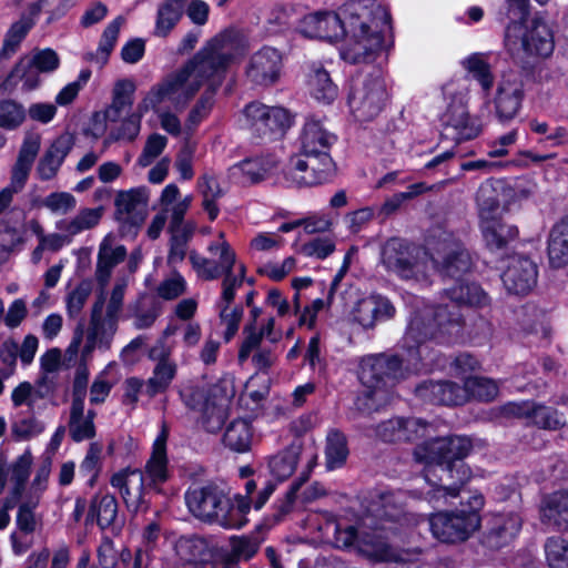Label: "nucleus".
<instances>
[{
	"label": "nucleus",
	"mask_w": 568,
	"mask_h": 568,
	"mask_svg": "<svg viewBox=\"0 0 568 568\" xmlns=\"http://www.w3.org/2000/svg\"><path fill=\"white\" fill-rule=\"evenodd\" d=\"M446 294L449 303L416 307L403 338L400 354L372 356L362 362L359 379L364 388L355 402L357 409L367 413L379 409L390 402V389L398 381L437 366L423 357L429 349L426 339L457 341L463 327L460 306L483 307L488 304L487 295L474 283L459 282Z\"/></svg>",
	"instance_id": "1"
},
{
	"label": "nucleus",
	"mask_w": 568,
	"mask_h": 568,
	"mask_svg": "<svg viewBox=\"0 0 568 568\" xmlns=\"http://www.w3.org/2000/svg\"><path fill=\"white\" fill-rule=\"evenodd\" d=\"M245 49L243 39L235 31L216 36L183 67L151 87L139 103L140 111L182 110L203 85L216 91L223 82L227 67Z\"/></svg>",
	"instance_id": "2"
},
{
	"label": "nucleus",
	"mask_w": 568,
	"mask_h": 568,
	"mask_svg": "<svg viewBox=\"0 0 568 568\" xmlns=\"http://www.w3.org/2000/svg\"><path fill=\"white\" fill-rule=\"evenodd\" d=\"M387 427L398 433L387 434V438H398V442H414L425 439L414 449L416 460L425 464L424 477L427 489L422 494L433 505L440 507L452 504L459 496V488L455 485L439 486L437 473L446 474L450 479L464 485L471 477L469 467L463 462L468 455L471 444L466 437H434V426L420 418H392Z\"/></svg>",
	"instance_id": "3"
},
{
	"label": "nucleus",
	"mask_w": 568,
	"mask_h": 568,
	"mask_svg": "<svg viewBox=\"0 0 568 568\" xmlns=\"http://www.w3.org/2000/svg\"><path fill=\"white\" fill-rule=\"evenodd\" d=\"M297 29L304 37L328 41L345 36L341 57L355 64L374 60L390 26L386 8L364 0L363 4H356L355 12H351L345 21L335 12L318 11L303 17Z\"/></svg>",
	"instance_id": "4"
},
{
	"label": "nucleus",
	"mask_w": 568,
	"mask_h": 568,
	"mask_svg": "<svg viewBox=\"0 0 568 568\" xmlns=\"http://www.w3.org/2000/svg\"><path fill=\"white\" fill-rule=\"evenodd\" d=\"M429 253L399 239L388 240L382 250V263L403 280L428 283L434 272L458 277L471 265L469 254L452 234L443 233L430 244Z\"/></svg>",
	"instance_id": "5"
},
{
	"label": "nucleus",
	"mask_w": 568,
	"mask_h": 568,
	"mask_svg": "<svg viewBox=\"0 0 568 568\" xmlns=\"http://www.w3.org/2000/svg\"><path fill=\"white\" fill-rule=\"evenodd\" d=\"M305 528L314 535V540L336 548H354L374 561L406 562L413 561L418 555L415 550H395L398 531L384 524L358 535L353 526L336 520L328 513H314L305 520Z\"/></svg>",
	"instance_id": "6"
},
{
	"label": "nucleus",
	"mask_w": 568,
	"mask_h": 568,
	"mask_svg": "<svg viewBox=\"0 0 568 568\" xmlns=\"http://www.w3.org/2000/svg\"><path fill=\"white\" fill-rule=\"evenodd\" d=\"M336 135L321 121L308 119L300 135V152L292 155L284 170L285 180L295 186H315L328 182L335 172L329 154Z\"/></svg>",
	"instance_id": "7"
},
{
	"label": "nucleus",
	"mask_w": 568,
	"mask_h": 568,
	"mask_svg": "<svg viewBox=\"0 0 568 568\" xmlns=\"http://www.w3.org/2000/svg\"><path fill=\"white\" fill-rule=\"evenodd\" d=\"M509 20L505 31V48L513 57L548 58L555 48L550 28L539 18L528 20L529 0H505ZM545 4L548 0H535Z\"/></svg>",
	"instance_id": "8"
},
{
	"label": "nucleus",
	"mask_w": 568,
	"mask_h": 568,
	"mask_svg": "<svg viewBox=\"0 0 568 568\" xmlns=\"http://www.w3.org/2000/svg\"><path fill=\"white\" fill-rule=\"evenodd\" d=\"M209 256L196 252L189 255L190 263L196 276L203 281H214L223 277V298L229 301L235 296L236 291L242 286L246 268L237 261V256L231 244L226 241L223 232L217 239L211 241L206 246Z\"/></svg>",
	"instance_id": "9"
},
{
	"label": "nucleus",
	"mask_w": 568,
	"mask_h": 568,
	"mask_svg": "<svg viewBox=\"0 0 568 568\" xmlns=\"http://www.w3.org/2000/svg\"><path fill=\"white\" fill-rule=\"evenodd\" d=\"M460 509L438 511L428 518L433 536L442 542H458L469 538L480 527V511L485 498L479 491H469L463 497Z\"/></svg>",
	"instance_id": "10"
},
{
	"label": "nucleus",
	"mask_w": 568,
	"mask_h": 568,
	"mask_svg": "<svg viewBox=\"0 0 568 568\" xmlns=\"http://www.w3.org/2000/svg\"><path fill=\"white\" fill-rule=\"evenodd\" d=\"M104 295L97 297L92 306L90 323L84 333L83 325L79 324L73 333V337L65 349L68 362H72L80 353V357L88 362L95 348H110L113 337L118 331V323L103 317Z\"/></svg>",
	"instance_id": "11"
},
{
	"label": "nucleus",
	"mask_w": 568,
	"mask_h": 568,
	"mask_svg": "<svg viewBox=\"0 0 568 568\" xmlns=\"http://www.w3.org/2000/svg\"><path fill=\"white\" fill-rule=\"evenodd\" d=\"M388 100L386 81L381 70L353 79L347 97L349 111L357 121L377 116Z\"/></svg>",
	"instance_id": "12"
},
{
	"label": "nucleus",
	"mask_w": 568,
	"mask_h": 568,
	"mask_svg": "<svg viewBox=\"0 0 568 568\" xmlns=\"http://www.w3.org/2000/svg\"><path fill=\"white\" fill-rule=\"evenodd\" d=\"M216 386L187 385L181 390V398L190 409L199 412L200 423L210 433H216L226 418V397L219 394Z\"/></svg>",
	"instance_id": "13"
},
{
	"label": "nucleus",
	"mask_w": 568,
	"mask_h": 568,
	"mask_svg": "<svg viewBox=\"0 0 568 568\" xmlns=\"http://www.w3.org/2000/svg\"><path fill=\"white\" fill-rule=\"evenodd\" d=\"M103 215L102 207H82L72 217L60 219L55 222L59 233L45 234L36 248L38 251H59L69 245L73 237L95 227Z\"/></svg>",
	"instance_id": "14"
},
{
	"label": "nucleus",
	"mask_w": 568,
	"mask_h": 568,
	"mask_svg": "<svg viewBox=\"0 0 568 568\" xmlns=\"http://www.w3.org/2000/svg\"><path fill=\"white\" fill-rule=\"evenodd\" d=\"M244 125L260 136L282 134L291 125L290 113L281 106L252 102L243 111Z\"/></svg>",
	"instance_id": "15"
},
{
	"label": "nucleus",
	"mask_w": 568,
	"mask_h": 568,
	"mask_svg": "<svg viewBox=\"0 0 568 568\" xmlns=\"http://www.w3.org/2000/svg\"><path fill=\"white\" fill-rule=\"evenodd\" d=\"M60 64L59 57L52 49H42L33 52L32 57L22 58L7 78L9 85L22 83L24 90L38 87L39 72H52Z\"/></svg>",
	"instance_id": "16"
},
{
	"label": "nucleus",
	"mask_w": 568,
	"mask_h": 568,
	"mask_svg": "<svg viewBox=\"0 0 568 568\" xmlns=\"http://www.w3.org/2000/svg\"><path fill=\"white\" fill-rule=\"evenodd\" d=\"M301 455V447L292 445L288 448L272 456L267 460V469L272 479L264 480V487L260 489L254 500V508L260 510L272 494L275 491L278 483L286 480L295 470Z\"/></svg>",
	"instance_id": "17"
},
{
	"label": "nucleus",
	"mask_w": 568,
	"mask_h": 568,
	"mask_svg": "<svg viewBox=\"0 0 568 568\" xmlns=\"http://www.w3.org/2000/svg\"><path fill=\"white\" fill-rule=\"evenodd\" d=\"M537 264L524 255L510 256L501 274L505 288L515 295H526L531 292L537 284Z\"/></svg>",
	"instance_id": "18"
},
{
	"label": "nucleus",
	"mask_w": 568,
	"mask_h": 568,
	"mask_svg": "<svg viewBox=\"0 0 568 568\" xmlns=\"http://www.w3.org/2000/svg\"><path fill=\"white\" fill-rule=\"evenodd\" d=\"M524 100V84L515 72L504 73L498 81L494 97L496 113L500 120H511L517 115Z\"/></svg>",
	"instance_id": "19"
},
{
	"label": "nucleus",
	"mask_w": 568,
	"mask_h": 568,
	"mask_svg": "<svg viewBox=\"0 0 568 568\" xmlns=\"http://www.w3.org/2000/svg\"><path fill=\"white\" fill-rule=\"evenodd\" d=\"M149 199L150 192L145 186L119 191L114 200L116 220L130 225L142 223L146 215Z\"/></svg>",
	"instance_id": "20"
},
{
	"label": "nucleus",
	"mask_w": 568,
	"mask_h": 568,
	"mask_svg": "<svg viewBox=\"0 0 568 568\" xmlns=\"http://www.w3.org/2000/svg\"><path fill=\"white\" fill-rule=\"evenodd\" d=\"M395 315L392 302L379 294H372L361 298L353 307L351 316L364 329H371L377 323L388 321Z\"/></svg>",
	"instance_id": "21"
},
{
	"label": "nucleus",
	"mask_w": 568,
	"mask_h": 568,
	"mask_svg": "<svg viewBox=\"0 0 568 568\" xmlns=\"http://www.w3.org/2000/svg\"><path fill=\"white\" fill-rule=\"evenodd\" d=\"M506 416L525 418L538 427L556 429L566 424V418L556 409L534 402L508 403L503 407Z\"/></svg>",
	"instance_id": "22"
},
{
	"label": "nucleus",
	"mask_w": 568,
	"mask_h": 568,
	"mask_svg": "<svg viewBox=\"0 0 568 568\" xmlns=\"http://www.w3.org/2000/svg\"><path fill=\"white\" fill-rule=\"evenodd\" d=\"M225 497L226 495L221 488L207 485L189 490L185 500L194 516L203 520L214 521L222 504L225 503Z\"/></svg>",
	"instance_id": "23"
},
{
	"label": "nucleus",
	"mask_w": 568,
	"mask_h": 568,
	"mask_svg": "<svg viewBox=\"0 0 568 568\" xmlns=\"http://www.w3.org/2000/svg\"><path fill=\"white\" fill-rule=\"evenodd\" d=\"M281 67V53L274 48L264 47L250 59L246 75L253 83L268 85L278 79Z\"/></svg>",
	"instance_id": "24"
},
{
	"label": "nucleus",
	"mask_w": 568,
	"mask_h": 568,
	"mask_svg": "<svg viewBox=\"0 0 568 568\" xmlns=\"http://www.w3.org/2000/svg\"><path fill=\"white\" fill-rule=\"evenodd\" d=\"M521 518L515 511L491 514L485 535V542L490 548H501L511 542L521 529Z\"/></svg>",
	"instance_id": "25"
},
{
	"label": "nucleus",
	"mask_w": 568,
	"mask_h": 568,
	"mask_svg": "<svg viewBox=\"0 0 568 568\" xmlns=\"http://www.w3.org/2000/svg\"><path fill=\"white\" fill-rule=\"evenodd\" d=\"M41 148V135L36 132H27L20 145L17 160L11 169L10 186L16 191H22L29 179L34 160Z\"/></svg>",
	"instance_id": "26"
},
{
	"label": "nucleus",
	"mask_w": 568,
	"mask_h": 568,
	"mask_svg": "<svg viewBox=\"0 0 568 568\" xmlns=\"http://www.w3.org/2000/svg\"><path fill=\"white\" fill-rule=\"evenodd\" d=\"M72 148L73 140L68 134H62L53 140L37 163V178L40 181L53 180L58 175L64 160L71 152Z\"/></svg>",
	"instance_id": "27"
},
{
	"label": "nucleus",
	"mask_w": 568,
	"mask_h": 568,
	"mask_svg": "<svg viewBox=\"0 0 568 568\" xmlns=\"http://www.w3.org/2000/svg\"><path fill=\"white\" fill-rule=\"evenodd\" d=\"M111 485L119 489L128 508L138 510L144 503V494L150 487L143 473L138 469L121 470L111 478Z\"/></svg>",
	"instance_id": "28"
},
{
	"label": "nucleus",
	"mask_w": 568,
	"mask_h": 568,
	"mask_svg": "<svg viewBox=\"0 0 568 568\" xmlns=\"http://www.w3.org/2000/svg\"><path fill=\"white\" fill-rule=\"evenodd\" d=\"M169 437V428L162 424L161 430L153 442L152 454L148 460L143 476L148 480L150 487L159 491L160 486L169 478L168 457H166V442Z\"/></svg>",
	"instance_id": "29"
},
{
	"label": "nucleus",
	"mask_w": 568,
	"mask_h": 568,
	"mask_svg": "<svg viewBox=\"0 0 568 568\" xmlns=\"http://www.w3.org/2000/svg\"><path fill=\"white\" fill-rule=\"evenodd\" d=\"M277 159L272 155L245 159L227 171L231 182L236 184H250L266 178L277 168Z\"/></svg>",
	"instance_id": "30"
},
{
	"label": "nucleus",
	"mask_w": 568,
	"mask_h": 568,
	"mask_svg": "<svg viewBox=\"0 0 568 568\" xmlns=\"http://www.w3.org/2000/svg\"><path fill=\"white\" fill-rule=\"evenodd\" d=\"M150 357L159 361L152 376L146 382V393L150 397H153L168 389L175 377L176 365L169 358V351L162 343L151 348Z\"/></svg>",
	"instance_id": "31"
},
{
	"label": "nucleus",
	"mask_w": 568,
	"mask_h": 568,
	"mask_svg": "<svg viewBox=\"0 0 568 568\" xmlns=\"http://www.w3.org/2000/svg\"><path fill=\"white\" fill-rule=\"evenodd\" d=\"M423 400L442 405H460L467 400V390L450 382H426L416 388Z\"/></svg>",
	"instance_id": "32"
},
{
	"label": "nucleus",
	"mask_w": 568,
	"mask_h": 568,
	"mask_svg": "<svg viewBox=\"0 0 568 568\" xmlns=\"http://www.w3.org/2000/svg\"><path fill=\"white\" fill-rule=\"evenodd\" d=\"M126 250L116 242L115 236L108 234L99 245L95 278L101 286H105L113 268L124 260Z\"/></svg>",
	"instance_id": "33"
},
{
	"label": "nucleus",
	"mask_w": 568,
	"mask_h": 568,
	"mask_svg": "<svg viewBox=\"0 0 568 568\" xmlns=\"http://www.w3.org/2000/svg\"><path fill=\"white\" fill-rule=\"evenodd\" d=\"M255 499H247L236 495L233 500L225 497V503L216 515L214 521L226 529H240L247 523V514Z\"/></svg>",
	"instance_id": "34"
},
{
	"label": "nucleus",
	"mask_w": 568,
	"mask_h": 568,
	"mask_svg": "<svg viewBox=\"0 0 568 568\" xmlns=\"http://www.w3.org/2000/svg\"><path fill=\"white\" fill-rule=\"evenodd\" d=\"M480 229L484 240L490 250L503 248L518 235L517 227L503 222L499 215L480 220Z\"/></svg>",
	"instance_id": "35"
},
{
	"label": "nucleus",
	"mask_w": 568,
	"mask_h": 568,
	"mask_svg": "<svg viewBox=\"0 0 568 568\" xmlns=\"http://www.w3.org/2000/svg\"><path fill=\"white\" fill-rule=\"evenodd\" d=\"M542 523L568 529V493H554L545 498L540 507Z\"/></svg>",
	"instance_id": "36"
},
{
	"label": "nucleus",
	"mask_w": 568,
	"mask_h": 568,
	"mask_svg": "<svg viewBox=\"0 0 568 568\" xmlns=\"http://www.w3.org/2000/svg\"><path fill=\"white\" fill-rule=\"evenodd\" d=\"M41 10L39 3H33L29 8V16L21 17L20 20L14 22L8 30L0 57L9 58L14 54L26 38L32 26L34 24L33 17L38 16Z\"/></svg>",
	"instance_id": "37"
},
{
	"label": "nucleus",
	"mask_w": 568,
	"mask_h": 568,
	"mask_svg": "<svg viewBox=\"0 0 568 568\" xmlns=\"http://www.w3.org/2000/svg\"><path fill=\"white\" fill-rule=\"evenodd\" d=\"M94 413L89 410L84 414V400L81 396L73 398L69 430L75 442L92 438L95 434L93 424Z\"/></svg>",
	"instance_id": "38"
},
{
	"label": "nucleus",
	"mask_w": 568,
	"mask_h": 568,
	"mask_svg": "<svg viewBox=\"0 0 568 568\" xmlns=\"http://www.w3.org/2000/svg\"><path fill=\"white\" fill-rule=\"evenodd\" d=\"M501 190L503 183L494 180H487L479 186L476 195L479 220L500 215Z\"/></svg>",
	"instance_id": "39"
},
{
	"label": "nucleus",
	"mask_w": 568,
	"mask_h": 568,
	"mask_svg": "<svg viewBox=\"0 0 568 568\" xmlns=\"http://www.w3.org/2000/svg\"><path fill=\"white\" fill-rule=\"evenodd\" d=\"M548 257L552 267L568 265V219L552 227L548 242Z\"/></svg>",
	"instance_id": "40"
},
{
	"label": "nucleus",
	"mask_w": 568,
	"mask_h": 568,
	"mask_svg": "<svg viewBox=\"0 0 568 568\" xmlns=\"http://www.w3.org/2000/svg\"><path fill=\"white\" fill-rule=\"evenodd\" d=\"M307 84L311 95L320 102L328 104L337 97V85L332 81L328 72L321 67L313 65Z\"/></svg>",
	"instance_id": "41"
},
{
	"label": "nucleus",
	"mask_w": 568,
	"mask_h": 568,
	"mask_svg": "<svg viewBox=\"0 0 568 568\" xmlns=\"http://www.w3.org/2000/svg\"><path fill=\"white\" fill-rule=\"evenodd\" d=\"M253 440V429L251 424L245 419H236L232 422L223 436V443L231 450L236 453H245L250 450Z\"/></svg>",
	"instance_id": "42"
},
{
	"label": "nucleus",
	"mask_w": 568,
	"mask_h": 568,
	"mask_svg": "<svg viewBox=\"0 0 568 568\" xmlns=\"http://www.w3.org/2000/svg\"><path fill=\"white\" fill-rule=\"evenodd\" d=\"M135 85L130 80H120L115 83L111 105L105 111V119L116 122L121 113L128 111L133 103Z\"/></svg>",
	"instance_id": "43"
},
{
	"label": "nucleus",
	"mask_w": 568,
	"mask_h": 568,
	"mask_svg": "<svg viewBox=\"0 0 568 568\" xmlns=\"http://www.w3.org/2000/svg\"><path fill=\"white\" fill-rule=\"evenodd\" d=\"M274 318H268L267 323L258 332L253 326L245 327V337L239 352L240 363H244L251 356L252 352L260 346L263 337H266L272 343L277 342L280 335L274 333Z\"/></svg>",
	"instance_id": "44"
},
{
	"label": "nucleus",
	"mask_w": 568,
	"mask_h": 568,
	"mask_svg": "<svg viewBox=\"0 0 568 568\" xmlns=\"http://www.w3.org/2000/svg\"><path fill=\"white\" fill-rule=\"evenodd\" d=\"M348 454L349 450L345 435L336 429L328 432L325 447L327 469L334 470L341 468L345 464Z\"/></svg>",
	"instance_id": "45"
},
{
	"label": "nucleus",
	"mask_w": 568,
	"mask_h": 568,
	"mask_svg": "<svg viewBox=\"0 0 568 568\" xmlns=\"http://www.w3.org/2000/svg\"><path fill=\"white\" fill-rule=\"evenodd\" d=\"M182 12V0L163 2L158 9L154 33L158 37H166L181 19Z\"/></svg>",
	"instance_id": "46"
},
{
	"label": "nucleus",
	"mask_w": 568,
	"mask_h": 568,
	"mask_svg": "<svg viewBox=\"0 0 568 568\" xmlns=\"http://www.w3.org/2000/svg\"><path fill=\"white\" fill-rule=\"evenodd\" d=\"M104 287L105 286H101V291L98 295L99 297L101 294H103L105 298L103 304V317L119 324L123 308L124 295L128 287V281L125 278H119L109 293L104 291Z\"/></svg>",
	"instance_id": "47"
},
{
	"label": "nucleus",
	"mask_w": 568,
	"mask_h": 568,
	"mask_svg": "<svg viewBox=\"0 0 568 568\" xmlns=\"http://www.w3.org/2000/svg\"><path fill=\"white\" fill-rule=\"evenodd\" d=\"M118 514V504L115 498L106 493H99L93 498L89 516L97 519L100 527L105 528L110 526Z\"/></svg>",
	"instance_id": "48"
},
{
	"label": "nucleus",
	"mask_w": 568,
	"mask_h": 568,
	"mask_svg": "<svg viewBox=\"0 0 568 568\" xmlns=\"http://www.w3.org/2000/svg\"><path fill=\"white\" fill-rule=\"evenodd\" d=\"M234 296L229 301H224L223 291L221 292L217 302L221 325L225 327L224 338L229 342L239 331L240 322L242 320L243 310L240 306H232Z\"/></svg>",
	"instance_id": "49"
},
{
	"label": "nucleus",
	"mask_w": 568,
	"mask_h": 568,
	"mask_svg": "<svg viewBox=\"0 0 568 568\" xmlns=\"http://www.w3.org/2000/svg\"><path fill=\"white\" fill-rule=\"evenodd\" d=\"M462 65L480 84L485 92L491 89L494 79L484 54L473 53L462 61Z\"/></svg>",
	"instance_id": "50"
},
{
	"label": "nucleus",
	"mask_w": 568,
	"mask_h": 568,
	"mask_svg": "<svg viewBox=\"0 0 568 568\" xmlns=\"http://www.w3.org/2000/svg\"><path fill=\"white\" fill-rule=\"evenodd\" d=\"M123 23L124 19L122 17H118L104 29L97 52L92 57V59H94L100 65H104L106 63L109 55L116 43L120 29Z\"/></svg>",
	"instance_id": "51"
},
{
	"label": "nucleus",
	"mask_w": 568,
	"mask_h": 568,
	"mask_svg": "<svg viewBox=\"0 0 568 568\" xmlns=\"http://www.w3.org/2000/svg\"><path fill=\"white\" fill-rule=\"evenodd\" d=\"M545 555L549 568H568V540L560 536L549 537Z\"/></svg>",
	"instance_id": "52"
},
{
	"label": "nucleus",
	"mask_w": 568,
	"mask_h": 568,
	"mask_svg": "<svg viewBox=\"0 0 568 568\" xmlns=\"http://www.w3.org/2000/svg\"><path fill=\"white\" fill-rule=\"evenodd\" d=\"M464 389L467 390V399L475 397L480 400H491L498 394V386L494 381L477 376L467 377Z\"/></svg>",
	"instance_id": "53"
},
{
	"label": "nucleus",
	"mask_w": 568,
	"mask_h": 568,
	"mask_svg": "<svg viewBox=\"0 0 568 568\" xmlns=\"http://www.w3.org/2000/svg\"><path fill=\"white\" fill-rule=\"evenodd\" d=\"M53 215H67L77 206V199L69 192L57 191L48 194L41 202Z\"/></svg>",
	"instance_id": "54"
},
{
	"label": "nucleus",
	"mask_w": 568,
	"mask_h": 568,
	"mask_svg": "<svg viewBox=\"0 0 568 568\" xmlns=\"http://www.w3.org/2000/svg\"><path fill=\"white\" fill-rule=\"evenodd\" d=\"M205 91L199 102L191 110L184 126V132L189 135L194 129L209 115L213 105V95L215 91H211L209 85H204Z\"/></svg>",
	"instance_id": "55"
},
{
	"label": "nucleus",
	"mask_w": 568,
	"mask_h": 568,
	"mask_svg": "<svg viewBox=\"0 0 568 568\" xmlns=\"http://www.w3.org/2000/svg\"><path fill=\"white\" fill-rule=\"evenodd\" d=\"M26 119V110L22 104L12 100L0 101V128L14 130Z\"/></svg>",
	"instance_id": "56"
},
{
	"label": "nucleus",
	"mask_w": 568,
	"mask_h": 568,
	"mask_svg": "<svg viewBox=\"0 0 568 568\" xmlns=\"http://www.w3.org/2000/svg\"><path fill=\"white\" fill-rule=\"evenodd\" d=\"M101 459L102 446L98 443H92L79 467L80 475L88 477V484L90 486L94 485L100 473Z\"/></svg>",
	"instance_id": "57"
},
{
	"label": "nucleus",
	"mask_w": 568,
	"mask_h": 568,
	"mask_svg": "<svg viewBox=\"0 0 568 568\" xmlns=\"http://www.w3.org/2000/svg\"><path fill=\"white\" fill-rule=\"evenodd\" d=\"M448 122L457 131L460 140L474 139L480 132V126L469 118L464 106L458 108L457 113L452 114Z\"/></svg>",
	"instance_id": "58"
},
{
	"label": "nucleus",
	"mask_w": 568,
	"mask_h": 568,
	"mask_svg": "<svg viewBox=\"0 0 568 568\" xmlns=\"http://www.w3.org/2000/svg\"><path fill=\"white\" fill-rule=\"evenodd\" d=\"M112 365H108L94 379L90 389V402L100 404L109 396L115 378L111 376Z\"/></svg>",
	"instance_id": "59"
},
{
	"label": "nucleus",
	"mask_w": 568,
	"mask_h": 568,
	"mask_svg": "<svg viewBox=\"0 0 568 568\" xmlns=\"http://www.w3.org/2000/svg\"><path fill=\"white\" fill-rule=\"evenodd\" d=\"M51 471V463L43 462L36 471L34 478L30 485L28 498L31 499L32 506L37 507L41 495L48 487L49 476Z\"/></svg>",
	"instance_id": "60"
},
{
	"label": "nucleus",
	"mask_w": 568,
	"mask_h": 568,
	"mask_svg": "<svg viewBox=\"0 0 568 568\" xmlns=\"http://www.w3.org/2000/svg\"><path fill=\"white\" fill-rule=\"evenodd\" d=\"M168 264L175 267L183 262L186 255L189 235L183 230H172Z\"/></svg>",
	"instance_id": "61"
},
{
	"label": "nucleus",
	"mask_w": 568,
	"mask_h": 568,
	"mask_svg": "<svg viewBox=\"0 0 568 568\" xmlns=\"http://www.w3.org/2000/svg\"><path fill=\"white\" fill-rule=\"evenodd\" d=\"M32 465V455L29 450L24 452L12 465L11 479L14 481V496H19L23 489L24 483L30 475Z\"/></svg>",
	"instance_id": "62"
},
{
	"label": "nucleus",
	"mask_w": 568,
	"mask_h": 568,
	"mask_svg": "<svg viewBox=\"0 0 568 568\" xmlns=\"http://www.w3.org/2000/svg\"><path fill=\"white\" fill-rule=\"evenodd\" d=\"M230 547L229 556L234 560H248L256 554L258 544L245 536H233L230 539Z\"/></svg>",
	"instance_id": "63"
},
{
	"label": "nucleus",
	"mask_w": 568,
	"mask_h": 568,
	"mask_svg": "<svg viewBox=\"0 0 568 568\" xmlns=\"http://www.w3.org/2000/svg\"><path fill=\"white\" fill-rule=\"evenodd\" d=\"M168 139L159 133L151 134L144 145L142 154L139 156L138 163L145 168L149 166L165 149Z\"/></svg>",
	"instance_id": "64"
}]
</instances>
